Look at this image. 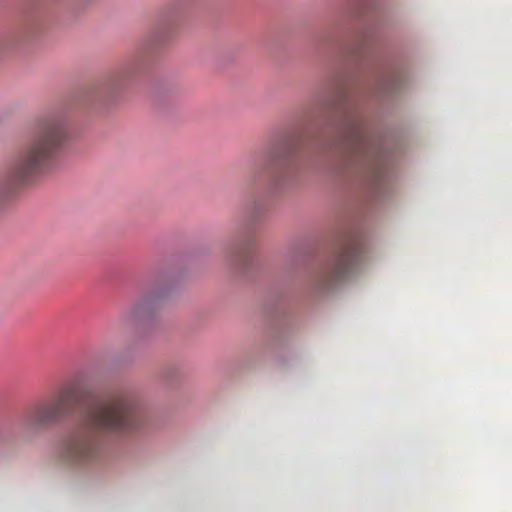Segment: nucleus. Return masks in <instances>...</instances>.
Returning a JSON list of instances; mask_svg holds the SVG:
<instances>
[{
	"instance_id": "7",
	"label": "nucleus",
	"mask_w": 512,
	"mask_h": 512,
	"mask_svg": "<svg viewBox=\"0 0 512 512\" xmlns=\"http://www.w3.org/2000/svg\"><path fill=\"white\" fill-rule=\"evenodd\" d=\"M251 252L252 244L250 242H237L229 248V253L233 254L240 263H245Z\"/></svg>"
},
{
	"instance_id": "3",
	"label": "nucleus",
	"mask_w": 512,
	"mask_h": 512,
	"mask_svg": "<svg viewBox=\"0 0 512 512\" xmlns=\"http://www.w3.org/2000/svg\"><path fill=\"white\" fill-rule=\"evenodd\" d=\"M87 397L85 386L71 382L50 400L36 405L26 417L33 427L41 428L54 424L72 413Z\"/></svg>"
},
{
	"instance_id": "6",
	"label": "nucleus",
	"mask_w": 512,
	"mask_h": 512,
	"mask_svg": "<svg viewBox=\"0 0 512 512\" xmlns=\"http://www.w3.org/2000/svg\"><path fill=\"white\" fill-rule=\"evenodd\" d=\"M135 75L134 65L125 66L103 80L96 88V92L103 96L115 94L125 88Z\"/></svg>"
},
{
	"instance_id": "5",
	"label": "nucleus",
	"mask_w": 512,
	"mask_h": 512,
	"mask_svg": "<svg viewBox=\"0 0 512 512\" xmlns=\"http://www.w3.org/2000/svg\"><path fill=\"white\" fill-rule=\"evenodd\" d=\"M164 293L153 291L134 301L128 308V314L134 318H152L161 309Z\"/></svg>"
},
{
	"instance_id": "1",
	"label": "nucleus",
	"mask_w": 512,
	"mask_h": 512,
	"mask_svg": "<svg viewBox=\"0 0 512 512\" xmlns=\"http://www.w3.org/2000/svg\"><path fill=\"white\" fill-rule=\"evenodd\" d=\"M140 419L136 401L127 394H115L96 400L83 413L80 426L63 436L56 445L55 456L64 466L81 469L98 454V433H126Z\"/></svg>"
},
{
	"instance_id": "10",
	"label": "nucleus",
	"mask_w": 512,
	"mask_h": 512,
	"mask_svg": "<svg viewBox=\"0 0 512 512\" xmlns=\"http://www.w3.org/2000/svg\"><path fill=\"white\" fill-rule=\"evenodd\" d=\"M262 164H260L259 166H255L252 170H251V175L253 177L256 176V173L258 172V170L261 168Z\"/></svg>"
},
{
	"instance_id": "9",
	"label": "nucleus",
	"mask_w": 512,
	"mask_h": 512,
	"mask_svg": "<svg viewBox=\"0 0 512 512\" xmlns=\"http://www.w3.org/2000/svg\"><path fill=\"white\" fill-rule=\"evenodd\" d=\"M397 76L392 72L385 73L379 80L380 89L385 91L393 90L396 86Z\"/></svg>"
},
{
	"instance_id": "2",
	"label": "nucleus",
	"mask_w": 512,
	"mask_h": 512,
	"mask_svg": "<svg viewBox=\"0 0 512 512\" xmlns=\"http://www.w3.org/2000/svg\"><path fill=\"white\" fill-rule=\"evenodd\" d=\"M339 134L338 146L348 164L378 182L384 171V155L363 119L357 114L347 116Z\"/></svg>"
},
{
	"instance_id": "8",
	"label": "nucleus",
	"mask_w": 512,
	"mask_h": 512,
	"mask_svg": "<svg viewBox=\"0 0 512 512\" xmlns=\"http://www.w3.org/2000/svg\"><path fill=\"white\" fill-rule=\"evenodd\" d=\"M291 159V152L279 151L273 154L269 161L270 168L272 170H276L281 168L283 165H286Z\"/></svg>"
},
{
	"instance_id": "4",
	"label": "nucleus",
	"mask_w": 512,
	"mask_h": 512,
	"mask_svg": "<svg viewBox=\"0 0 512 512\" xmlns=\"http://www.w3.org/2000/svg\"><path fill=\"white\" fill-rule=\"evenodd\" d=\"M364 259L363 246L355 235L343 241L333 260V264L321 274L324 286H332L348 279L360 267Z\"/></svg>"
}]
</instances>
